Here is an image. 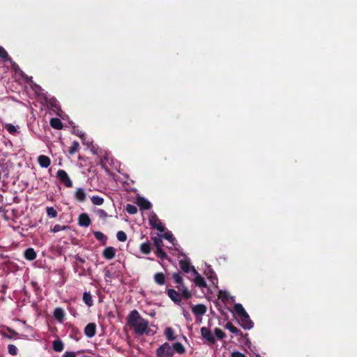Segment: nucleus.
Segmentation results:
<instances>
[{
	"label": "nucleus",
	"instance_id": "f257e3e1",
	"mask_svg": "<svg viewBox=\"0 0 357 357\" xmlns=\"http://www.w3.org/2000/svg\"><path fill=\"white\" fill-rule=\"evenodd\" d=\"M128 324L135 329L137 334L142 335L144 333H149V324L148 320L142 318L137 310H134L130 312L127 317Z\"/></svg>",
	"mask_w": 357,
	"mask_h": 357
},
{
	"label": "nucleus",
	"instance_id": "f03ea898",
	"mask_svg": "<svg viewBox=\"0 0 357 357\" xmlns=\"http://www.w3.org/2000/svg\"><path fill=\"white\" fill-rule=\"evenodd\" d=\"M155 354L157 357H172L174 349L169 343L165 342L156 349Z\"/></svg>",
	"mask_w": 357,
	"mask_h": 357
},
{
	"label": "nucleus",
	"instance_id": "7ed1b4c3",
	"mask_svg": "<svg viewBox=\"0 0 357 357\" xmlns=\"http://www.w3.org/2000/svg\"><path fill=\"white\" fill-rule=\"evenodd\" d=\"M149 221L150 225L158 230L160 232H163L165 231V227L162 225L161 221L157 216V215L154 212H151L149 217Z\"/></svg>",
	"mask_w": 357,
	"mask_h": 357
},
{
	"label": "nucleus",
	"instance_id": "20e7f679",
	"mask_svg": "<svg viewBox=\"0 0 357 357\" xmlns=\"http://www.w3.org/2000/svg\"><path fill=\"white\" fill-rule=\"evenodd\" d=\"M56 177L67 188L73 187V182L65 170L59 169L56 172Z\"/></svg>",
	"mask_w": 357,
	"mask_h": 357
},
{
	"label": "nucleus",
	"instance_id": "39448f33",
	"mask_svg": "<svg viewBox=\"0 0 357 357\" xmlns=\"http://www.w3.org/2000/svg\"><path fill=\"white\" fill-rule=\"evenodd\" d=\"M240 321H241V326L244 329H246V330L251 329L254 326V323L250 319L248 313H246V314H244V315L240 317Z\"/></svg>",
	"mask_w": 357,
	"mask_h": 357
},
{
	"label": "nucleus",
	"instance_id": "423d86ee",
	"mask_svg": "<svg viewBox=\"0 0 357 357\" xmlns=\"http://www.w3.org/2000/svg\"><path fill=\"white\" fill-rule=\"evenodd\" d=\"M201 335L203 337V338L206 340L208 342L215 343V339L213 337L211 331L208 328L202 327L201 328Z\"/></svg>",
	"mask_w": 357,
	"mask_h": 357
},
{
	"label": "nucleus",
	"instance_id": "0eeeda50",
	"mask_svg": "<svg viewBox=\"0 0 357 357\" xmlns=\"http://www.w3.org/2000/svg\"><path fill=\"white\" fill-rule=\"evenodd\" d=\"M192 271L194 273V274L196 275L195 278L194 280L195 285L199 287H206V283L204 278L199 274V273L196 271L195 267H192Z\"/></svg>",
	"mask_w": 357,
	"mask_h": 357
},
{
	"label": "nucleus",
	"instance_id": "6e6552de",
	"mask_svg": "<svg viewBox=\"0 0 357 357\" xmlns=\"http://www.w3.org/2000/svg\"><path fill=\"white\" fill-rule=\"evenodd\" d=\"M96 333V325L95 323H89L84 328V334L88 337H93Z\"/></svg>",
	"mask_w": 357,
	"mask_h": 357
},
{
	"label": "nucleus",
	"instance_id": "1a4fd4ad",
	"mask_svg": "<svg viewBox=\"0 0 357 357\" xmlns=\"http://www.w3.org/2000/svg\"><path fill=\"white\" fill-rule=\"evenodd\" d=\"M167 295L172 301L178 304L181 301V294L174 289H167Z\"/></svg>",
	"mask_w": 357,
	"mask_h": 357
},
{
	"label": "nucleus",
	"instance_id": "9d476101",
	"mask_svg": "<svg viewBox=\"0 0 357 357\" xmlns=\"http://www.w3.org/2000/svg\"><path fill=\"white\" fill-rule=\"evenodd\" d=\"M137 204L142 210H149L151 208V204L144 197H139L137 199Z\"/></svg>",
	"mask_w": 357,
	"mask_h": 357
},
{
	"label": "nucleus",
	"instance_id": "9b49d317",
	"mask_svg": "<svg viewBox=\"0 0 357 357\" xmlns=\"http://www.w3.org/2000/svg\"><path fill=\"white\" fill-rule=\"evenodd\" d=\"M116 255V249L113 247H107L102 252V256L106 259L110 260L114 258Z\"/></svg>",
	"mask_w": 357,
	"mask_h": 357
},
{
	"label": "nucleus",
	"instance_id": "f8f14e48",
	"mask_svg": "<svg viewBox=\"0 0 357 357\" xmlns=\"http://www.w3.org/2000/svg\"><path fill=\"white\" fill-rule=\"evenodd\" d=\"M78 224L81 227H88L91 225V219L88 214L82 213L78 218Z\"/></svg>",
	"mask_w": 357,
	"mask_h": 357
},
{
	"label": "nucleus",
	"instance_id": "ddd939ff",
	"mask_svg": "<svg viewBox=\"0 0 357 357\" xmlns=\"http://www.w3.org/2000/svg\"><path fill=\"white\" fill-rule=\"evenodd\" d=\"M38 162L41 167L47 168L50 165L51 160L47 155H40L38 158Z\"/></svg>",
	"mask_w": 357,
	"mask_h": 357
},
{
	"label": "nucleus",
	"instance_id": "4468645a",
	"mask_svg": "<svg viewBox=\"0 0 357 357\" xmlns=\"http://www.w3.org/2000/svg\"><path fill=\"white\" fill-rule=\"evenodd\" d=\"M192 311L195 315H203L206 312V307L203 304H197L192 307Z\"/></svg>",
	"mask_w": 357,
	"mask_h": 357
},
{
	"label": "nucleus",
	"instance_id": "2eb2a0df",
	"mask_svg": "<svg viewBox=\"0 0 357 357\" xmlns=\"http://www.w3.org/2000/svg\"><path fill=\"white\" fill-rule=\"evenodd\" d=\"M179 266L181 269L185 273H189L190 270H192V266H191L190 262L188 259H182L179 261Z\"/></svg>",
	"mask_w": 357,
	"mask_h": 357
},
{
	"label": "nucleus",
	"instance_id": "dca6fc26",
	"mask_svg": "<svg viewBox=\"0 0 357 357\" xmlns=\"http://www.w3.org/2000/svg\"><path fill=\"white\" fill-rule=\"evenodd\" d=\"M26 259L29 261L34 260L36 258V252L32 248H27L24 253Z\"/></svg>",
	"mask_w": 357,
	"mask_h": 357
},
{
	"label": "nucleus",
	"instance_id": "f3484780",
	"mask_svg": "<svg viewBox=\"0 0 357 357\" xmlns=\"http://www.w3.org/2000/svg\"><path fill=\"white\" fill-rule=\"evenodd\" d=\"M75 198L80 202L86 200V193L82 188H77L75 192Z\"/></svg>",
	"mask_w": 357,
	"mask_h": 357
},
{
	"label": "nucleus",
	"instance_id": "a211bd4d",
	"mask_svg": "<svg viewBox=\"0 0 357 357\" xmlns=\"http://www.w3.org/2000/svg\"><path fill=\"white\" fill-rule=\"evenodd\" d=\"M153 279L158 285L161 286L165 284V276L162 273H156L153 276Z\"/></svg>",
	"mask_w": 357,
	"mask_h": 357
},
{
	"label": "nucleus",
	"instance_id": "6ab92c4d",
	"mask_svg": "<svg viewBox=\"0 0 357 357\" xmlns=\"http://www.w3.org/2000/svg\"><path fill=\"white\" fill-rule=\"evenodd\" d=\"M54 317L60 322H63L64 317H65V312L64 310L61 307H56L54 310Z\"/></svg>",
	"mask_w": 357,
	"mask_h": 357
},
{
	"label": "nucleus",
	"instance_id": "aec40b11",
	"mask_svg": "<svg viewBox=\"0 0 357 357\" xmlns=\"http://www.w3.org/2000/svg\"><path fill=\"white\" fill-rule=\"evenodd\" d=\"M50 123L53 128L57 130H60L63 128V123L59 118H52Z\"/></svg>",
	"mask_w": 357,
	"mask_h": 357
},
{
	"label": "nucleus",
	"instance_id": "412c9836",
	"mask_svg": "<svg viewBox=\"0 0 357 357\" xmlns=\"http://www.w3.org/2000/svg\"><path fill=\"white\" fill-rule=\"evenodd\" d=\"M83 301L88 307H91L93 305L92 296L89 292L85 291L83 294Z\"/></svg>",
	"mask_w": 357,
	"mask_h": 357
},
{
	"label": "nucleus",
	"instance_id": "4be33fe9",
	"mask_svg": "<svg viewBox=\"0 0 357 357\" xmlns=\"http://www.w3.org/2000/svg\"><path fill=\"white\" fill-rule=\"evenodd\" d=\"M53 349L56 352H61L63 350L64 345L61 340H56L52 343Z\"/></svg>",
	"mask_w": 357,
	"mask_h": 357
},
{
	"label": "nucleus",
	"instance_id": "5701e85b",
	"mask_svg": "<svg viewBox=\"0 0 357 357\" xmlns=\"http://www.w3.org/2000/svg\"><path fill=\"white\" fill-rule=\"evenodd\" d=\"M225 328L234 334L240 335H243L242 332L238 328H237L236 326H234L232 323H231L229 321H228L225 324Z\"/></svg>",
	"mask_w": 357,
	"mask_h": 357
},
{
	"label": "nucleus",
	"instance_id": "b1692460",
	"mask_svg": "<svg viewBox=\"0 0 357 357\" xmlns=\"http://www.w3.org/2000/svg\"><path fill=\"white\" fill-rule=\"evenodd\" d=\"M172 348L174 349V353L176 352L178 354H183L185 351L184 346L181 342L174 343Z\"/></svg>",
	"mask_w": 357,
	"mask_h": 357
},
{
	"label": "nucleus",
	"instance_id": "393cba45",
	"mask_svg": "<svg viewBox=\"0 0 357 357\" xmlns=\"http://www.w3.org/2000/svg\"><path fill=\"white\" fill-rule=\"evenodd\" d=\"M234 310L239 317L246 314L247 313L243 305L240 303L235 304L234 306Z\"/></svg>",
	"mask_w": 357,
	"mask_h": 357
},
{
	"label": "nucleus",
	"instance_id": "a878e982",
	"mask_svg": "<svg viewBox=\"0 0 357 357\" xmlns=\"http://www.w3.org/2000/svg\"><path fill=\"white\" fill-rule=\"evenodd\" d=\"M140 251L143 254L148 255L151 252V244L149 242L143 243L140 245Z\"/></svg>",
	"mask_w": 357,
	"mask_h": 357
},
{
	"label": "nucleus",
	"instance_id": "bb28decb",
	"mask_svg": "<svg viewBox=\"0 0 357 357\" xmlns=\"http://www.w3.org/2000/svg\"><path fill=\"white\" fill-rule=\"evenodd\" d=\"M172 278L175 283L183 286V280L179 272H176L172 274Z\"/></svg>",
	"mask_w": 357,
	"mask_h": 357
},
{
	"label": "nucleus",
	"instance_id": "cd10ccee",
	"mask_svg": "<svg viewBox=\"0 0 357 357\" xmlns=\"http://www.w3.org/2000/svg\"><path fill=\"white\" fill-rule=\"evenodd\" d=\"M165 335L168 340L172 341L176 339V337L174 336V330L170 327H168L165 329Z\"/></svg>",
	"mask_w": 357,
	"mask_h": 357
},
{
	"label": "nucleus",
	"instance_id": "c85d7f7f",
	"mask_svg": "<svg viewBox=\"0 0 357 357\" xmlns=\"http://www.w3.org/2000/svg\"><path fill=\"white\" fill-rule=\"evenodd\" d=\"M79 149V144L77 141H74L71 146L69 148L68 153L70 155H74Z\"/></svg>",
	"mask_w": 357,
	"mask_h": 357
},
{
	"label": "nucleus",
	"instance_id": "c756f323",
	"mask_svg": "<svg viewBox=\"0 0 357 357\" xmlns=\"http://www.w3.org/2000/svg\"><path fill=\"white\" fill-rule=\"evenodd\" d=\"M0 58L3 59L4 61L12 62V58L9 56L7 52L1 46H0Z\"/></svg>",
	"mask_w": 357,
	"mask_h": 357
},
{
	"label": "nucleus",
	"instance_id": "7c9ffc66",
	"mask_svg": "<svg viewBox=\"0 0 357 357\" xmlns=\"http://www.w3.org/2000/svg\"><path fill=\"white\" fill-rule=\"evenodd\" d=\"M93 235L97 240L102 241L103 244L106 243L107 237L103 233L99 231H96L93 232Z\"/></svg>",
	"mask_w": 357,
	"mask_h": 357
},
{
	"label": "nucleus",
	"instance_id": "2f4dec72",
	"mask_svg": "<svg viewBox=\"0 0 357 357\" xmlns=\"http://www.w3.org/2000/svg\"><path fill=\"white\" fill-rule=\"evenodd\" d=\"M91 200L93 204L96 206H100L104 203V199L99 196H92Z\"/></svg>",
	"mask_w": 357,
	"mask_h": 357
},
{
	"label": "nucleus",
	"instance_id": "473e14b6",
	"mask_svg": "<svg viewBox=\"0 0 357 357\" xmlns=\"http://www.w3.org/2000/svg\"><path fill=\"white\" fill-rule=\"evenodd\" d=\"M69 229V227L67 225H55L52 229H51V231L53 233H56L60 231H63Z\"/></svg>",
	"mask_w": 357,
	"mask_h": 357
},
{
	"label": "nucleus",
	"instance_id": "72a5a7b5",
	"mask_svg": "<svg viewBox=\"0 0 357 357\" xmlns=\"http://www.w3.org/2000/svg\"><path fill=\"white\" fill-rule=\"evenodd\" d=\"M3 127L8 130V132L11 134L14 135L17 132V128L15 126L10 123H5L3 125Z\"/></svg>",
	"mask_w": 357,
	"mask_h": 357
},
{
	"label": "nucleus",
	"instance_id": "f704fd0d",
	"mask_svg": "<svg viewBox=\"0 0 357 357\" xmlns=\"http://www.w3.org/2000/svg\"><path fill=\"white\" fill-rule=\"evenodd\" d=\"M46 212L47 215L50 218H56L57 216V211L52 206L47 207Z\"/></svg>",
	"mask_w": 357,
	"mask_h": 357
},
{
	"label": "nucleus",
	"instance_id": "c9c22d12",
	"mask_svg": "<svg viewBox=\"0 0 357 357\" xmlns=\"http://www.w3.org/2000/svg\"><path fill=\"white\" fill-rule=\"evenodd\" d=\"M126 210L129 214H131V215H134V214L137 213V207L135 205H132L130 204H128L126 205Z\"/></svg>",
	"mask_w": 357,
	"mask_h": 357
},
{
	"label": "nucleus",
	"instance_id": "e433bc0d",
	"mask_svg": "<svg viewBox=\"0 0 357 357\" xmlns=\"http://www.w3.org/2000/svg\"><path fill=\"white\" fill-rule=\"evenodd\" d=\"M155 255L158 257L160 258L161 259H165L167 257L166 252L162 249V248H156Z\"/></svg>",
	"mask_w": 357,
	"mask_h": 357
},
{
	"label": "nucleus",
	"instance_id": "4c0bfd02",
	"mask_svg": "<svg viewBox=\"0 0 357 357\" xmlns=\"http://www.w3.org/2000/svg\"><path fill=\"white\" fill-rule=\"evenodd\" d=\"M214 333H215V335L217 337L218 339L219 340H222L225 337L226 335L224 331H222L220 328H215L214 329Z\"/></svg>",
	"mask_w": 357,
	"mask_h": 357
},
{
	"label": "nucleus",
	"instance_id": "58836bf2",
	"mask_svg": "<svg viewBox=\"0 0 357 357\" xmlns=\"http://www.w3.org/2000/svg\"><path fill=\"white\" fill-rule=\"evenodd\" d=\"M180 294L181 296V298H183L185 299H189L192 296L191 293L188 291V288L185 287H183L181 294Z\"/></svg>",
	"mask_w": 357,
	"mask_h": 357
},
{
	"label": "nucleus",
	"instance_id": "ea45409f",
	"mask_svg": "<svg viewBox=\"0 0 357 357\" xmlns=\"http://www.w3.org/2000/svg\"><path fill=\"white\" fill-rule=\"evenodd\" d=\"M117 239L121 242H125L127 240V235L123 231H119L116 234Z\"/></svg>",
	"mask_w": 357,
	"mask_h": 357
},
{
	"label": "nucleus",
	"instance_id": "a19ab883",
	"mask_svg": "<svg viewBox=\"0 0 357 357\" xmlns=\"http://www.w3.org/2000/svg\"><path fill=\"white\" fill-rule=\"evenodd\" d=\"M78 137L82 139V143L87 146L90 147L92 146V142L86 139V136L85 134L78 135Z\"/></svg>",
	"mask_w": 357,
	"mask_h": 357
},
{
	"label": "nucleus",
	"instance_id": "79ce46f5",
	"mask_svg": "<svg viewBox=\"0 0 357 357\" xmlns=\"http://www.w3.org/2000/svg\"><path fill=\"white\" fill-rule=\"evenodd\" d=\"M8 351L12 356H15L17 354V349L14 344H8Z\"/></svg>",
	"mask_w": 357,
	"mask_h": 357
},
{
	"label": "nucleus",
	"instance_id": "37998d69",
	"mask_svg": "<svg viewBox=\"0 0 357 357\" xmlns=\"http://www.w3.org/2000/svg\"><path fill=\"white\" fill-rule=\"evenodd\" d=\"M219 298L223 301L226 302L229 298V294L225 291H219Z\"/></svg>",
	"mask_w": 357,
	"mask_h": 357
},
{
	"label": "nucleus",
	"instance_id": "c03bdc74",
	"mask_svg": "<svg viewBox=\"0 0 357 357\" xmlns=\"http://www.w3.org/2000/svg\"><path fill=\"white\" fill-rule=\"evenodd\" d=\"M163 238H165V239L168 240L170 243H172L173 245H174V241L175 240V238H174L172 234L170 232V231H167L166 232L163 236H162Z\"/></svg>",
	"mask_w": 357,
	"mask_h": 357
},
{
	"label": "nucleus",
	"instance_id": "a18cd8bd",
	"mask_svg": "<svg viewBox=\"0 0 357 357\" xmlns=\"http://www.w3.org/2000/svg\"><path fill=\"white\" fill-rule=\"evenodd\" d=\"M153 241L154 245L156 246V248H161L162 245H163L162 241L160 238L154 237V238H153Z\"/></svg>",
	"mask_w": 357,
	"mask_h": 357
},
{
	"label": "nucleus",
	"instance_id": "49530a36",
	"mask_svg": "<svg viewBox=\"0 0 357 357\" xmlns=\"http://www.w3.org/2000/svg\"><path fill=\"white\" fill-rule=\"evenodd\" d=\"M97 213H98V216L101 218H105L107 217V212L103 209H98Z\"/></svg>",
	"mask_w": 357,
	"mask_h": 357
},
{
	"label": "nucleus",
	"instance_id": "de8ad7c7",
	"mask_svg": "<svg viewBox=\"0 0 357 357\" xmlns=\"http://www.w3.org/2000/svg\"><path fill=\"white\" fill-rule=\"evenodd\" d=\"M208 278L211 280V281L212 282V283L213 284L218 283V278H216L215 275H214V273L213 272H212L211 273V275L208 276Z\"/></svg>",
	"mask_w": 357,
	"mask_h": 357
},
{
	"label": "nucleus",
	"instance_id": "09e8293b",
	"mask_svg": "<svg viewBox=\"0 0 357 357\" xmlns=\"http://www.w3.org/2000/svg\"><path fill=\"white\" fill-rule=\"evenodd\" d=\"M62 357H76L75 354L73 351H66Z\"/></svg>",
	"mask_w": 357,
	"mask_h": 357
},
{
	"label": "nucleus",
	"instance_id": "8fccbe9b",
	"mask_svg": "<svg viewBox=\"0 0 357 357\" xmlns=\"http://www.w3.org/2000/svg\"><path fill=\"white\" fill-rule=\"evenodd\" d=\"M231 357H246L243 354L239 351H234L231 354Z\"/></svg>",
	"mask_w": 357,
	"mask_h": 357
},
{
	"label": "nucleus",
	"instance_id": "3c124183",
	"mask_svg": "<svg viewBox=\"0 0 357 357\" xmlns=\"http://www.w3.org/2000/svg\"><path fill=\"white\" fill-rule=\"evenodd\" d=\"M75 259L77 261H79V263H81V264H84V263L85 262L84 259L82 258V257H79L78 255H76L75 256Z\"/></svg>",
	"mask_w": 357,
	"mask_h": 357
},
{
	"label": "nucleus",
	"instance_id": "603ef678",
	"mask_svg": "<svg viewBox=\"0 0 357 357\" xmlns=\"http://www.w3.org/2000/svg\"><path fill=\"white\" fill-rule=\"evenodd\" d=\"M10 63H12V66L15 70L16 69V68H18V66L13 60Z\"/></svg>",
	"mask_w": 357,
	"mask_h": 357
},
{
	"label": "nucleus",
	"instance_id": "864d4df0",
	"mask_svg": "<svg viewBox=\"0 0 357 357\" xmlns=\"http://www.w3.org/2000/svg\"><path fill=\"white\" fill-rule=\"evenodd\" d=\"M91 151H92V153H93V154H97V153H96V149H95V147H94V146H93V147L91 149Z\"/></svg>",
	"mask_w": 357,
	"mask_h": 357
},
{
	"label": "nucleus",
	"instance_id": "5fc2aeb1",
	"mask_svg": "<svg viewBox=\"0 0 357 357\" xmlns=\"http://www.w3.org/2000/svg\"><path fill=\"white\" fill-rule=\"evenodd\" d=\"M75 134H76V135H77V136H78V135H82V134H84V133H83V132H82L81 131H77V132H76V133H75Z\"/></svg>",
	"mask_w": 357,
	"mask_h": 357
},
{
	"label": "nucleus",
	"instance_id": "6e6d98bb",
	"mask_svg": "<svg viewBox=\"0 0 357 357\" xmlns=\"http://www.w3.org/2000/svg\"><path fill=\"white\" fill-rule=\"evenodd\" d=\"M3 211V208H0V211Z\"/></svg>",
	"mask_w": 357,
	"mask_h": 357
}]
</instances>
